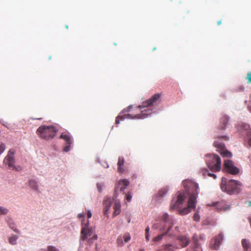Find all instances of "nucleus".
Listing matches in <instances>:
<instances>
[{
	"label": "nucleus",
	"mask_w": 251,
	"mask_h": 251,
	"mask_svg": "<svg viewBox=\"0 0 251 251\" xmlns=\"http://www.w3.org/2000/svg\"><path fill=\"white\" fill-rule=\"evenodd\" d=\"M183 187L189 195L186 207H182L185 203L186 196L184 192L178 191L173 198L170 204V210L177 209L180 215L189 213L196 207L198 185L189 180H185L182 182Z\"/></svg>",
	"instance_id": "obj_1"
},
{
	"label": "nucleus",
	"mask_w": 251,
	"mask_h": 251,
	"mask_svg": "<svg viewBox=\"0 0 251 251\" xmlns=\"http://www.w3.org/2000/svg\"><path fill=\"white\" fill-rule=\"evenodd\" d=\"M156 222V223L153 224L152 227L154 229H159L161 231H165V232L153 238L152 241L153 242L160 241L166 234H168L169 235H173L169 232L174 225V220L173 218L170 216L168 213H164L161 217L159 221Z\"/></svg>",
	"instance_id": "obj_2"
},
{
	"label": "nucleus",
	"mask_w": 251,
	"mask_h": 251,
	"mask_svg": "<svg viewBox=\"0 0 251 251\" xmlns=\"http://www.w3.org/2000/svg\"><path fill=\"white\" fill-rule=\"evenodd\" d=\"M241 183L237 180L228 179L223 177L221 182L220 187L222 191L229 195L238 194L240 192Z\"/></svg>",
	"instance_id": "obj_3"
},
{
	"label": "nucleus",
	"mask_w": 251,
	"mask_h": 251,
	"mask_svg": "<svg viewBox=\"0 0 251 251\" xmlns=\"http://www.w3.org/2000/svg\"><path fill=\"white\" fill-rule=\"evenodd\" d=\"M57 132L56 128L52 126H42L36 130L37 134L42 139L48 140L52 139Z\"/></svg>",
	"instance_id": "obj_4"
},
{
	"label": "nucleus",
	"mask_w": 251,
	"mask_h": 251,
	"mask_svg": "<svg viewBox=\"0 0 251 251\" xmlns=\"http://www.w3.org/2000/svg\"><path fill=\"white\" fill-rule=\"evenodd\" d=\"M229 139V137L226 135H218L217 140L215 141L213 143L214 147L218 149V151L224 157H231L232 156V153L226 149L225 145L220 141L221 140L228 141Z\"/></svg>",
	"instance_id": "obj_5"
},
{
	"label": "nucleus",
	"mask_w": 251,
	"mask_h": 251,
	"mask_svg": "<svg viewBox=\"0 0 251 251\" xmlns=\"http://www.w3.org/2000/svg\"><path fill=\"white\" fill-rule=\"evenodd\" d=\"M208 167L212 172H218L221 170V160L219 156L216 154H208L206 156Z\"/></svg>",
	"instance_id": "obj_6"
},
{
	"label": "nucleus",
	"mask_w": 251,
	"mask_h": 251,
	"mask_svg": "<svg viewBox=\"0 0 251 251\" xmlns=\"http://www.w3.org/2000/svg\"><path fill=\"white\" fill-rule=\"evenodd\" d=\"M88 222L83 226L80 232V239L82 241H88L91 244L93 240L97 239L98 236L94 233V230L88 226Z\"/></svg>",
	"instance_id": "obj_7"
},
{
	"label": "nucleus",
	"mask_w": 251,
	"mask_h": 251,
	"mask_svg": "<svg viewBox=\"0 0 251 251\" xmlns=\"http://www.w3.org/2000/svg\"><path fill=\"white\" fill-rule=\"evenodd\" d=\"M152 112V110L151 108H147L143 110H141V114H136L134 117H132L130 114H124L122 116H118L116 117L115 120L116 124H120V121H124L126 119H144L146 118L148 116L150 115Z\"/></svg>",
	"instance_id": "obj_8"
},
{
	"label": "nucleus",
	"mask_w": 251,
	"mask_h": 251,
	"mask_svg": "<svg viewBox=\"0 0 251 251\" xmlns=\"http://www.w3.org/2000/svg\"><path fill=\"white\" fill-rule=\"evenodd\" d=\"M161 95L160 94L153 95L150 99L143 101L141 105L138 106V108L142 109V108L154 106L157 103L158 101L160 100Z\"/></svg>",
	"instance_id": "obj_9"
},
{
	"label": "nucleus",
	"mask_w": 251,
	"mask_h": 251,
	"mask_svg": "<svg viewBox=\"0 0 251 251\" xmlns=\"http://www.w3.org/2000/svg\"><path fill=\"white\" fill-rule=\"evenodd\" d=\"M14 154V150L10 149L4 159L3 163L7 165L9 168H12L13 170H18L17 167L15 166Z\"/></svg>",
	"instance_id": "obj_10"
},
{
	"label": "nucleus",
	"mask_w": 251,
	"mask_h": 251,
	"mask_svg": "<svg viewBox=\"0 0 251 251\" xmlns=\"http://www.w3.org/2000/svg\"><path fill=\"white\" fill-rule=\"evenodd\" d=\"M224 166L225 171L230 174L235 175L239 172V169L234 165L233 162L230 160H225Z\"/></svg>",
	"instance_id": "obj_11"
},
{
	"label": "nucleus",
	"mask_w": 251,
	"mask_h": 251,
	"mask_svg": "<svg viewBox=\"0 0 251 251\" xmlns=\"http://www.w3.org/2000/svg\"><path fill=\"white\" fill-rule=\"evenodd\" d=\"M131 239V236L129 233L126 232L123 234L120 235L117 238L116 243L119 247L123 246L125 244L128 243Z\"/></svg>",
	"instance_id": "obj_12"
},
{
	"label": "nucleus",
	"mask_w": 251,
	"mask_h": 251,
	"mask_svg": "<svg viewBox=\"0 0 251 251\" xmlns=\"http://www.w3.org/2000/svg\"><path fill=\"white\" fill-rule=\"evenodd\" d=\"M223 239V234L222 233H220L217 237L211 240L210 243V247L214 250H218Z\"/></svg>",
	"instance_id": "obj_13"
},
{
	"label": "nucleus",
	"mask_w": 251,
	"mask_h": 251,
	"mask_svg": "<svg viewBox=\"0 0 251 251\" xmlns=\"http://www.w3.org/2000/svg\"><path fill=\"white\" fill-rule=\"evenodd\" d=\"M129 185V181L126 179L120 180L116 185L115 191L119 189L120 191L124 192L125 189Z\"/></svg>",
	"instance_id": "obj_14"
},
{
	"label": "nucleus",
	"mask_w": 251,
	"mask_h": 251,
	"mask_svg": "<svg viewBox=\"0 0 251 251\" xmlns=\"http://www.w3.org/2000/svg\"><path fill=\"white\" fill-rule=\"evenodd\" d=\"M177 241L179 244V246L175 247L176 249L184 248L189 243V239L186 236H181L177 238Z\"/></svg>",
	"instance_id": "obj_15"
},
{
	"label": "nucleus",
	"mask_w": 251,
	"mask_h": 251,
	"mask_svg": "<svg viewBox=\"0 0 251 251\" xmlns=\"http://www.w3.org/2000/svg\"><path fill=\"white\" fill-rule=\"evenodd\" d=\"M228 120V117L226 115L223 116L220 120V123L217 127V130L219 131L225 130Z\"/></svg>",
	"instance_id": "obj_16"
},
{
	"label": "nucleus",
	"mask_w": 251,
	"mask_h": 251,
	"mask_svg": "<svg viewBox=\"0 0 251 251\" xmlns=\"http://www.w3.org/2000/svg\"><path fill=\"white\" fill-rule=\"evenodd\" d=\"M103 213L105 215L107 214L111 206V200L110 198H105L103 201Z\"/></svg>",
	"instance_id": "obj_17"
},
{
	"label": "nucleus",
	"mask_w": 251,
	"mask_h": 251,
	"mask_svg": "<svg viewBox=\"0 0 251 251\" xmlns=\"http://www.w3.org/2000/svg\"><path fill=\"white\" fill-rule=\"evenodd\" d=\"M194 244L191 251H201L200 244L198 243V237L197 235H194L193 237Z\"/></svg>",
	"instance_id": "obj_18"
},
{
	"label": "nucleus",
	"mask_w": 251,
	"mask_h": 251,
	"mask_svg": "<svg viewBox=\"0 0 251 251\" xmlns=\"http://www.w3.org/2000/svg\"><path fill=\"white\" fill-rule=\"evenodd\" d=\"M216 207L219 210L226 211L229 208V206L223 201L218 202L216 203Z\"/></svg>",
	"instance_id": "obj_19"
},
{
	"label": "nucleus",
	"mask_w": 251,
	"mask_h": 251,
	"mask_svg": "<svg viewBox=\"0 0 251 251\" xmlns=\"http://www.w3.org/2000/svg\"><path fill=\"white\" fill-rule=\"evenodd\" d=\"M241 243L244 251H251V244L248 240L243 239Z\"/></svg>",
	"instance_id": "obj_20"
},
{
	"label": "nucleus",
	"mask_w": 251,
	"mask_h": 251,
	"mask_svg": "<svg viewBox=\"0 0 251 251\" xmlns=\"http://www.w3.org/2000/svg\"><path fill=\"white\" fill-rule=\"evenodd\" d=\"M113 208L114 209L113 215H118L121 212V204L119 201H115L113 206Z\"/></svg>",
	"instance_id": "obj_21"
},
{
	"label": "nucleus",
	"mask_w": 251,
	"mask_h": 251,
	"mask_svg": "<svg viewBox=\"0 0 251 251\" xmlns=\"http://www.w3.org/2000/svg\"><path fill=\"white\" fill-rule=\"evenodd\" d=\"M60 138L65 140L68 144L71 145L72 144V140L69 134L62 133L60 136Z\"/></svg>",
	"instance_id": "obj_22"
},
{
	"label": "nucleus",
	"mask_w": 251,
	"mask_h": 251,
	"mask_svg": "<svg viewBox=\"0 0 251 251\" xmlns=\"http://www.w3.org/2000/svg\"><path fill=\"white\" fill-rule=\"evenodd\" d=\"M124 159L123 157H119L118 162L117 163L118 165V171L120 173H123L124 172V169L122 168V166L124 164Z\"/></svg>",
	"instance_id": "obj_23"
},
{
	"label": "nucleus",
	"mask_w": 251,
	"mask_h": 251,
	"mask_svg": "<svg viewBox=\"0 0 251 251\" xmlns=\"http://www.w3.org/2000/svg\"><path fill=\"white\" fill-rule=\"evenodd\" d=\"M175 248L171 244L164 246L159 251H174Z\"/></svg>",
	"instance_id": "obj_24"
},
{
	"label": "nucleus",
	"mask_w": 251,
	"mask_h": 251,
	"mask_svg": "<svg viewBox=\"0 0 251 251\" xmlns=\"http://www.w3.org/2000/svg\"><path fill=\"white\" fill-rule=\"evenodd\" d=\"M28 183L31 188L34 190H38V185L36 181L34 180H30L29 181Z\"/></svg>",
	"instance_id": "obj_25"
},
{
	"label": "nucleus",
	"mask_w": 251,
	"mask_h": 251,
	"mask_svg": "<svg viewBox=\"0 0 251 251\" xmlns=\"http://www.w3.org/2000/svg\"><path fill=\"white\" fill-rule=\"evenodd\" d=\"M18 238V236L17 235H12V236L10 237L8 239L9 243L11 244V245H15L17 243L16 241Z\"/></svg>",
	"instance_id": "obj_26"
},
{
	"label": "nucleus",
	"mask_w": 251,
	"mask_h": 251,
	"mask_svg": "<svg viewBox=\"0 0 251 251\" xmlns=\"http://www.w3.org/2000/svg\"><path fill=\"white\" fill-rule=\"evenodd\" d=\"M9 227L15 232L19 233V230L16 227V225L15 223L13 222H9Z\"/></svg>",
	"instance_id": "obj_27"
},
{
	"label": "nucleus",
	"mask_w": 251,
	"mask_h": 251,
	"mask_svg": "<svg viewBox=\"0 0 251 251\" xmlns=\"http://www.w3.org/2000/svg\"><path fill=\"white\" fill-rule=\"evenodd\" d=\"M168 192V190L167 188H163L161 189L158 192V196L159 197H163L164 195H165Z\"/></svg>",
	"instance_id": "obj_28"
},
{
	"label": "nucleus",
	"mask_w": 251,
	"mask_h": 251,
	"mask_svg": "<svg viewBox=\"0 0 251 251\" xmlns=\"http://www.w3.org/2000/svg\"><path fill=\"white\" fill-rule=\"evenodd\" d=\"M125 199L126 201L127 202L130 201L132 197V193L130 192H128V193L125 194Z\"/></svg>",
	"instance_id": "obj_29"
},
{
	"label": "nucleus",
	"mask_w": 251,
	"mask_h": 251,
	"mask_svg": "<svg viewBox=\"0 0 251 251\" xmlns=\"http://www.w3.org/2000/svg\"><path fill=\"white\" fill-rule=\"evenodd\" d=\"M149 231H150V227L149 226H147L145 229V238L147 241H149L150 240V234H149Z\"/></svg>",
	"instance_id": "obj_30"
},
{
	"label": "nucleus",
	"mask_w": 251,
	"mask_h": 251,
	"mask_svg": "<svg viewBox=\"0 0 251 251\" xmlns=\"http://www.w3.org/2000/svg\"><path fill=\"white\" fill-rule=\"evenodd\" d=\"M8 212V210L2 206H0V215L1 214H6Z\"/></svg>",
	"instance_id": "obj_31"
},
{
	"label": "nucleus",
	"mask_w": 251,
	"mask_h": 251,
	"mask_svg": "<svg viewBox=\"0 0 251 251\" xmlns=\"http://www.w3.org/2000/svg\"><path fill=\"white\" fill-rule=\"evenodd\" d=\"M200 219V216L198 213H195L193 216V220L195 221H199Z\"/></svg>",
	"instance_id": "obj_32"
},
{
	"label": "nucleus",
	"mask_w": 251,
	"mask_h": 251,
	"mask_svg": "<svg viewBox=\"0 0 251 251\" xmlns=\"http://www.w3.org/2000/svg\"><path fill=\"white\" fill-rule=\"evenodd\" d=\"M48 251H59L57 249H56L55 247L52 246H49L48 247Z\"/></svg>",
	"instance_id": "obj_33"
},
{
	"label": "nucleus",
	"mask_w": 251,
	"mask_h": 251,
	"mask_svg": "<svg viewBox=\"0 0 251 251\" xmlns=\"http://www.w3.org/2000/svg\"><path fill=\"white\" fill-rule=\"evenodd\" d=\"M5 149V146L4 144L1 143L0 145V155L4 151Z\"/></svg>",
	"instance_id": "obj_34"
},
{
	"label": "nucleus",
	"mask_w": 251,
	"mask_h": 251,
	"mask_svg": "<svg viewBox=\"0 0 251 251\" xmlns=\"http://www.w3.org/2000/svg\"><path fill=\"white\" fill-rule=\"evenodd\" d=\"M246 79L248 80V83H251V72L248 73L246 77Z\"/></svg>",
	"instance_id": "obj_35"
},
{
	"label": "nucleus",
	"mask_w": 251,
	"mask_h": 251,
	"mask_svg": "<svg viewBox=\"0 0 251 251\" xmlns=\"http://www.w3.org/2000/svg\"><path fill=\"white\" fill-rule=\"evenodd\" d=\"M247 132L249 137V145L251 147V131H248Z\"/></svg>",
	"instance_id": "obj_36"
},
{
	"label": "nucleus",
	"mask_w": 251,
	"mask_h": 251,
	"mask_svg": "<svg viewBox=\"0 0 251 251\" xmlns=\"http://www.w3.org/2000/svg\"><path fill=\"white\" fill-rule=\"evenodd\" d=\"M71 149V145L68 144V146H66L64 147L63 151L65 152H67L70 150Z\"/></svg>",
	"instance_id": "obj_37"
},
{
	"label": "nucleus",
	"mask_w": 251,
	"mask_h": 251,
	"mask_svg": "<svg viewBox=\"0 0 251 251\" xmlns=\"http://www.w3.org/2000/svg\"><path fill=\"white\" fill-rule=\"evenodd\" d=\"M207 175L209 176L213 177L214 179H215L216 178V176L215 174H211L210 173H207Z\"/></svg>",
	"instance_id": "obj_38"
},
{
	"label": "nucleus",
	"mask_w": 251,
	"mask_h": 251,
	"mask_svg": "<svg viewBox=\"0 0 251 251\" xmlns=\"http://www.w3.org/2000/svg\"><path fill=\"white\" fill-rule=\"evenodd\" d=\"M131 108V106H128V107L126 108V109H124L123 111V113H124L125 111L126 112H128L130 110V108Z\"/></svg>",
	"instance_id": "obj_39"
},
{
	"label": "nucleus",
	"mask_w": 251,
	"mask_h": 251,
	"mask_svg": "<svg viewBox=\"0 0 251 251\" xmlns=\"http://www.w3.org/2000/svg\"><path fill=\"white\" fill-rule=\"evenodd\" d=\"M87 217L88 218H90L92 217V214L90 211H88L87 212Z\"/></svg>",
	"instance_id": "obj_40"
},
{
	"label": "nucleus",
	"mask_w": 251,
	"mask_h": 251,
	"mask_svg": "<svg viewBox=\"0 0 251 251\" xmlns=\"http://www.w3.org/2000/svg\"><path fill=\"white\" fill-rule=\"evenodd\" d=\"M84 213H80V214H78V217L79 218H84Z\"/></svg>",
	"instance_id": "obj_41"
},
{
	"label": "nucleus",
	"mask_w": 251,
	"mask_h": 251,
	"mask_svg": "<svg viewBox=\"0 0 251 251\" xmlns=\"http://www.w3.org/2000/svg\"><path fill=\"white\" fill-rule=\"evenodd\" d=\"M200 239L203 240H204L203 235H200Z\"/></svg>",
	"instance_id": "obj_42"
},
{
	"label": "nucleus",
	"mask_w": 251,
	"mask_h": 251,
	"mask_svg": "<svg viewBox=\"0 0 251 251\" xmlns=\"http://www.w3.org/2000/svg\"><path fill=\"white\" fill-rule=\"evenodd\" d=\"M48 251V250H45V249H41V250H40V251Z\"/></svg>",
	"instance_id": "obj_43"
},
{
	"label": "nucleus",
	"mask_w": 251,
	"mask_h": 251,
	"mask_svg": "<svg viewBox=\"0 0 251 251\" xmlns=\"http://www.w3.org/2000/svg\"><path fill=\"white\" fill-rule=\"evenodd\" d=\"M221 21H218V22H217V24H218V25H220L221 24Z\"/></svg>",
	"instance_id": "obj_44"
},
{
	"label": "nucleus",
	"mask_w": 251,
	"mask_h": 251,
	"mask_svg": "<svg viewBox=\"0 0 251 251\" xmlns=\"http://www.w3.org/2000/svg\"><path fill=\"white\" fill-rule=\"evenodd\" d=\"M35 119H36V120H41V119H42V118H37Z\"/></svg>",
	"instance_id": "obj_45"
},
{
	"label": "nucleus",
	"mask_w": 251,
	"mask_h": 251,
	"mask_svg": "<svg viewBox=\"0 0 251 251\" xmlns=\"http://www.w3.org/2000/svg\"><path fill=\"white\" fill-rule=\"evenodd\" d=\"M249 206H251V201L249 202Z\"/></svg>",
	"instance_id": "obj_46"
},
{
	"label": "nucleus",
	"mask_w": 251,
	"mask_h": 251,
	"mask_svg": "<svg viewBox=\"0 0 251 251\" xmlns=\"http://www.w3.org/2000/svg\"><path fill=\"white\" fill-rule=\"evenodd\" d=\"M139 251H144V250L143 249H140Z\"/></svg>",
	"instance_id": "obj_47"
},
{
	"label": "nucleus",
	"mask_w": 251,
	"mask_h": 251,
	"mask_svg": "<svg viewBox=\"0 0 251 251\" xmlns=\"http://www.w3.org/2000/svg\"><path fill=\"white\" fill-rule=\"evenodd\" d=\"M66 28H67V29H68V26L67 25H66Z\"/></svg>",
	"instance_id": "obj_48"
},
{
	"label": "nucleus",
	"mask_w": 251,
	"mask_h": 251,
	"mask_svg": "<svg viewBox=\"0 0 251 251\" xmlns=\"http://www.w3.org/2000/svg\"><path fill=\"white\" fill-rule=\"evenodd\" d=\"M208 172H207V171L206 172L204 173V174H203V175H205V173H207V174Z\"/></svg>",
	"instance_id": "obj_49"
}]
</instances>
